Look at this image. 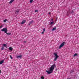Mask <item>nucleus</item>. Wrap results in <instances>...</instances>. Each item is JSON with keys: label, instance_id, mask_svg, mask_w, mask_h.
<instances>
[{"label": "nucleus", "instance_id": "cd10ccee", "mask_svg": "<svg viewBox=\"0 0 79 79\" xmlns=\"http://www.w3.org/2000/svg\"><path fill=\"white\" fill-rule=\"evenodd\" d=\"M2 27H3V26H2V25L0 27V28H2Z\"/></svg>", "mask_w": 79, "mask_h": 79}, {"label": "nucleus", "instance_id": "b1692460", "mask_svg": "<svg viewBox=\"0 0 79 79\" xmlns=\"http://www.w3.org/2000/svg\"><path fill=\"white\" fill-rule=\"evenodd\" d=\"M43 30V32H45V28H44Z\"/></svg>", "mask_w": 79, "mask_h": 79}, {"label": "nucleus", "instance_id": "4be33fe9", "mask_svg": "<svg viewBox=\"0 0 79 79\" xmlns=\"http://www.w3.org/2000/svg\"><path fill=\"white\" fill-rule=\"evenodd\" d=\"M10 57L11 59H13V57H12V56H11L10 55Z\"/></svg>", "mask_w": 79, "mask_h": 79}, {"label": "nucleus", "instance_id": "9b49d317", "mask_svg": "<svg viewBox=\"0 0 79 79\" xmlns=\"http://www.w3.org/2000/svg\"><path fill=\"white\" fill-rule=\"evenodd\" d=\"M4 62V60H2L1 61H0V64H2Z\"/></svg>", "mask_w": 79, "mask_h": 79}, {"label": "nucleus", "instance_id": "6ab92c4d", "mask_svg": "<svg viewBox=\"0 0 79 79\" xmlns=\"http://www.w3.org/2000/svg\"><path fill=\"white\" fill-rule=\"evenodd\" d=\"M7 21V19H5L3 20V22H4V23H6V22Z\"/></svg>", "mask_w": 79, "mask_h": 79}, {"label": "nucleus", "instance_id": "20e7f679", "mask_svg": "<svg viewBox=\"0 0 79 79\" xmlns=\"http://www.w3.org/2000/svg\"><path fill=\"white\" fill-rule=\"evenodd\" d=\"M54 55H55V56L56 57L54 59V61H56V60H57V58H59V56H58V54H57L54 53Z\"/></svg>", "mask_w": 79, "mask_h": 79}, {"label": "nucleus", "instance_id": "0eeeda50", "mask_svg": "<svg viewBox=\"0 0 79 79\" xmlns=\"http://www.w3.org/2000/svg\"><path fill=\"white\" fill-rule=\"evenodd\" d=\"M26 20H23L21 23V24H24V23H26Z\"/></svg>", "mask_w": 79, "mask_h": 79}, {"label": "nucleus", "instance_id": "a211bd4d", "mask_svg": "<svg viewBox=\"0 0 79 79\" xmlns=\"http://www.w3.org/2000/svg\"><path fill=\"white\" fill-rule=\"evenodd\" d=\"M7 35H11V33H6Z\"/></svg>", "mask_w": 79, "mask_h": 79}, {"label": "nucleus", "instance_id": "ddd939ff", "mask_svg": "<svg viewBox=\"0 0 79 79\" xmlns=\"http://www.w3.org/2000/svg\"><path fill=\"white\" fill-rule=\"evenodd\" d=\"M21 57H22V56H21V55L18 56H17V58H21Z\"/></svg>", "mask_w": 79, "mask_h": 79}, {"label": "nucleus", "instance_id": "5701e85b", "mask_svg": "<svg viewBox=\"0 0 79 79\" xmlns=\"http://www.w3.org/2000/svg\"><path fill=\"white\" fill-rule=\"evenodd\" d=\"M32 2H33V0H30V3H32Z\"/></svg>", "mask_w": 79, "mask_h": 79}, {"label": "nucleus", "instance_id": "7ed1b4c3", "mask_svg": "<svg viewBox=\"0 0 79 79\" xmlns=\"http://www.w3.org/2000/svg\"><path fill=\"white\" fill-rule=\"evenodd\" d=\"M1 31L2 32H5V33H7V28H3L2 30Z\"/></svg>", "mask_w": 79, "mask_h": 79}, {"label": "nucleus", "instance_id": "4468645a", "mask_svg": "<svg viewBox=\"0 0 79 79\" xmlns=\"http://www.w3.org/2000/svg\"><path fill=\"white\" fill-rule=\"evenodd\" d=\"M19 10H17L16 11V13H19Z\"/></svg>", "mask_w": 79, "mask_h": 79}, {"label": "nucleus", "instance_id": "393cba45", "mask_svg": "<svg viewBox=\"0 0 79 79\" xmlns=\"http://www.w3.org/2000/svg\"><path fill=\"white\" fill-rule=\"evenodd\" d=\"M35 12H38V10H35Z\"/></svg>", "mask_w": 79, "mask_h": 79}, {"label": "nucleus", "instance_id": "f257e3e1", "mask_svg": "<svg viewBox=\"0 0 79 79\" xmlns=\"http://www.w3.org/2000/svg\"><path fill=\"white\" fill-rule=\"evenodd\" d=\"M55 68H56V66H55V65H52L50 67V68L49 70V71L46 70V71L49 74H52V73H53V70H54Z\"/></svg>", "mask_w": 79, "mask_h": 79}, {"label": "nucleus", "instance_id": "dca6fc26", "mask_svg": "<svg viewBox=\"0 0 79 79\" xmlns=\"http://www.w3.org/2000/svg\"><path fill=\"white\" fill-rule=\"evenodd\" d=\"M54 23V22H51L50 24L51 25H52V24H53Z\"/></svg>", "mask_w": 79, "mask_h": 79}, {"label": "nucleus", "instance_id": "2eb2a0df", "mask_svg": "<svg viewBox=\"0 0 79 79\" xmlns=\"http://www.w3.org/2000/svg\"><path fill=\"white\" fill-rule=\"evenodd\" d=\"M76 56H77V54L75 53L73 55V56L74 57Z\"/></svg>", "mask_w": 79, "mask_h": 79}, {"label": "nucleus", "instance_id": "423d86ee", "mask_svg": "<svg viewBox=\"0 0 79 79\" xmlns=\"http://www.w3.org/2000/svg\"><path fill=\"white\" fill-rule=\"evenodd\" d=\"M70 13H71V12L70 11V10H69L68 11H67V15L68 16V15H69Z\"/></svg>", "mask_w": 79, "mask_h": 79}, {"label": "nucleus", "instance_id": "c756f323", "mask_svg": "<svg viewBox=\"0 0 79 79\" xmlns=\"http://www.w3.org/2000/svg\"><path fill=\"white\" fill-rule=\"evenodd\" d=\"M1 73V70H0V74Z\"/></svg>", "mask_w": 79, "mask_h": 79}, {"label": "nucleus", "instance_id": "bb28decb", "mask_svg": "<svg viewBox=\"0 0 79 79\" xmlns=\"http://www.w3.org/2000/svg\"><path fill=\"white\" fill-rule=\"evenodd\" d=\"M41 34H44V31H43L42 32Z\"/></svg>", "mask_w": 79, "mask_h": 79}, {"label": "nucleus", "instance_id": "f03ea898", "mask_svg": "<svg viewBox=\"0 0 79 79\" xmlns=\"http://www.w3.org/2000/svg\"><path fill=\"white\" fill-rule=\"evenodd\" d=\"M65 44V42H63V43L60 45V46L59 48V49H60L61 48V47H63L64 45V44Z\"/></svg>", "mask_w": 79, "mask_h": 79}, {"label": "nucleus", "instance_id": "aec40b11", "mask_svg": "<svg viewBox=\"0 0 79 79\" xmlns=\"http://www.w3.org/2000/svg\"><path fill=\"white\" fill-rule=\"evenodd\" d=\"M41 79H44V77L43 76H42L41 77Z\"/></svg>", "mask_w": 79, "mask_h": 79}, {"label": "nucleus", "instance_id": "9d476101", "mask_svg": "<svg viewBox=\"0 0 79 79\" xmlns=\"http://www.w3.org/2000/svg\"><path fill=\"white\" fill-rule=\"evenodd\" d=\"M56 27H54L52 30V31H54V30H56Z\"/></svg>", "mask_w": 79, "mask_h": 79}, {"label": "nucleus", "instance_id": "412c9836", "mask_svg": "<svg viewBox=\"0 0 79 79\" xmlns=\"http://www.w3.org/2000/svg\"><path fill=\"white\" fill-rule=\"evenodd\" d=\"M3 49H4V48L3 47H2V48H1L2 50H3Z\"/></svg>", "mask_w": 79, "mask_h": 79}, {"label": "nucleus", "instance_id": "a878e982", "mask_svg": "<svg viewBox=\"0 0 79 79\" xmlns=\"http://www.w3.org/2000/svg\"><path fill=\"white\" fill-rule=\"evenodd\" d=\"M23 43H24V44H26V41H24V42H23Z\"/></svg>", "mask_w": 79, "mask_h": 79}, {"label": "nucleus", "instance_id": "f3484780", "mask_svg": "<svg viewBox=\"0 0 79 79\" xmlns=\"http://www.w3.org/2000/svg\"><path fill=\"white\" fill-rule=\"evenodd\" d=\"M70 13H71L72 14H73L74 13V11L73 10H72V11L70 12Z\"/></svg>", "mask_w": 79, "mask_h": 79}, {"label": "nucleus", "instance_id": "2f4dec72", "mask_svg": "<svg viewBox=\"0 0 79 79\" xmlns=\"http://www.w3.org/2000/svg\"><path fill=\"white\" fill-rule=\"evenodd\" d=\"M72 71H71V73H72Z\"/></svg>", "mask_w": 79, "mask_h": 79}, {"label": "nucleus", "instance_id": "7c9ffc66", "mask_svg": "<svg viewBox=\"0 0 79 79\" xmlns=\"http://www.w3.org/2000/svg\"><path fill=\"white\" fill-rule=\"evenodd\" d=\"M51 20L52 21H53V19H52Z\"/></svg>", "mask_w": 79, "mask_h": 79}, {"label": "nucleus", "instance_id": "c85d7f7f", "mask_svg": "<svg viewBox=\"0 0 79 79\" xmlns=\"http://www.w3.org/2000/svg\"><path fill=\"white\" fill-rule=\"evenodd\" d=\"M51 13H50V12L49 13V15H50Z\"/></svg>", "mask_w": 79, "mask_h": 79}, {"label": "nucleus", "instance_id": "1a4fd4ad", "mask_svg": "<svg viewBox=\"0 0 79 79\" xmlns=\"http://www.w3.org/2000/svg\"><path fill=\"white\" fill-rule=\"evenodd\" d=\"M14 1H15V0H12L10 1L9 2L10 4H11V3H12L13 2H14Z\"/></svg>", "mask_w": 79, "mask_h": 79}, {"label": "nucleus", "instance_id": "6e6552de", "mask_svg": "<svg viewBox=\"0 0 79 79\" xmlns=\"http://www.w3.org/2000/svg\"><path fill=\"white\" fill-rule=\"evenodd\" d=\"M9 49L10 51H13V48L11 47H10L9 48Z\"/></svg>", "mask_w": 79, "mask_h": 79}, {"label": "nucleus", "instance_id": "39448f33", "mask_svg": "<svg viewBox=\"0 0 79 79\" xmlns=\"http://www.w3.org/2000/svg\"><path fill=\"white\" fill-rule=\"evenodd\" d=\"M33 22H34V21L33 20H32L31 21H30V22H29L28 25L30 26V25H31V24H32Z\"/></svg>", "mask_w": 79, "mask_h": 79}, {"label": "nucleus", "instance_id": "f8f14e48", "mask_svg": "<svg viewBox=\"0 0 79 79\" xmlns=\"http://www.w3.org/2000/svg\"><path fill=\"white\" fill-rule=\"evenodd\" d=\"M3 45L4 47H6V48H7V45H6V44H3Z\"/></svg>", "mask_w": 79, "mask_h": 79}]
</instances>
